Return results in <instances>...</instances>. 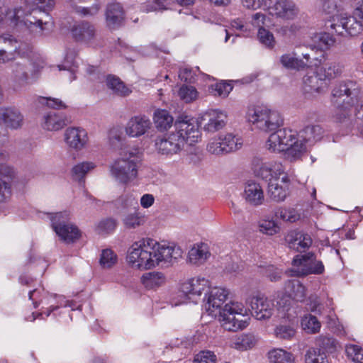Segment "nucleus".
<instances>
[{"mask_svg": "<svg viewBox=\"0 0 363 363\" xmlns=\"http://www.w3.org/2000/svg\"><path fill=\"white\" fill-rule=\"evenodd\" d=\"M229 295V291L225 288L215 287L208 294H206L203 301L204 306L209 315L216 317L225 330L228 331H237L242 330L247 325L245 320H239L235 315L245 316L247 310L242 303L230 301L223 308L222 306L225 302Z\"/></svg>", "mask_w": 363, "mask_h": 363, "instance_id": "nucleus-1", "label": "nucleus"}, {"mask_svg": "<svg viewBox=\"0 0 363 363\" xmlns=\"http://www.w3.org/2000/svg\"><path fill=\"white\" fill-rule=\"evenodd\" d=\"M297 136L291 129H279L269 136L266 147L272 152H285L287 159L296 160L306 150V145Z\"/></svg>", "mask_w": 363, "mask_h": 363, "instance_id": "nucleus-2", "label": "nucleus"}, {"mask_svg": "<svg viewBox=\"0 0 363 363\" xmlns=\"http://www.w3.org/2000/svg\"><path fill=\"white\" fill-rule=\"evenodd\" d=\"M357 96L356 84L352 81L341 82L333 88L331 101L336 105L333 115L336 122L342 123L351 116Z\"/></svg>", "mask_w": 363, "mask_h": 363, "instance_id": "nucleus-3", "label": "nucleus"}, {"mask_svg": "<svg viewBox=\"0 0 363 363\" xmlns=\"http://www.w3.org/2000/svg\"><path fill=\"white\" fill-rule=\"evenodd\" d=\"M26 9L22 18L23 24L29 32L36 37H43L49 35L53 28L50 21L43 22L42 20L31 16L33 12L46 11L52 9L55 5V0H26Z\"/></svg>", "mask_w": 363, "mask_h": 363, "instance_id": "nucleus-4", "label": "nucleus"}, {"mask_svg": "<svg viewBox=\"0 0 363 363\" xmlns=\"http://www.w3.org/2000/svg\"><path fill=\"white\" fill-rule=\"evenodd\" d=\"M140 157L135 151H125L109 166L111 175L118 182L128 184L138 176Z\"/></svg>", "mask_w": 363, "mask_h": 363, "instance_id": "nucleus-5", "label": "nucleus"}, {"mask_svg": "<svg viewBox=\"0 0 363 363\" xmlns=\"http://www.w3.org/2000/svg\"><path fill=\"white\" fill-rule=\"evenodd\" d=\"M156 241L152 239H142L135 242L128 249L127 262L133 267L139 269H150L155 267L152 256Z\"/></svg>", "mask_w": 363, "mask_h": 363, "instance_id": "nucleus-6", "label": "nucleus"}, {"mask_svg": "<svg viewBox=\"0 0 363 363\" xmlns=\"http://www.w3.org/2000/svg\"><path fill=\"white\" fill-rule=\"evenodd\" d=\"M248 121L257 128L265 132L275 130L283 124L281 114L265 106H257L250 110Z\"/></svg>", "mask_w": 363, "mask_h": 363, "instance_id": "nucleus-7", "label": "nucleus"}, {"mask_svg": "<svg viewBox=\"0 0 363 363\" xmlns=\"http://www.w3.org/2000/svg\"><path fill=\"white\" fill-rule=\"evenodd\" d=\"M267 12L274 19L290 21L298 18L300 9L294 0H271Z\"/></svg>", "mask_w": 363, "mask_h": 363, "instance_id": "nucleus-8", "label": "nucleus"}, {"mask_svg": "<svg viewBox=\"0 0 363 363\" xmlns=\"http://www.w3.org/2000/svg\"><path fill=\"white\" fill-rule=\"evenodd\" d=\"M173 132L184 145L185 144L193 145L201 138L198 125L187 116H180L175 121Z\"/></svg>", "mask_w": 363, "mask_h": 363, "instance_id": "nucleus-9", "label": "nucleus"}, {"mask_svg": "<svg viewBox=\"0 0 363 363\" xmlns=\"http://www.w3.org/2000/svg\"><path fill=\"white\" fill-rule=\"evenodd\" d=\"M69 214L67 212L56 213L50 219L52 227L57 235L65 242L71 243L78 240L81 235L77 227L66 223Z\"/></svg>", "mask_w": 363, "mask_h": 363, "instance_id": "nucleus-10", "label": "nucleus"}, {"mask_svg": "<svg viewBox=\"0 0 363 363\" xmlns=\"http://www.w3.org/2000/svg\"><path fill=\"white\" fill-rule=\"evenodd\" d=\"M227 114L218 109L208 110L199 118V124L205 132L215 133L221 130L226 123Z\"/></svg>", "mask_w": 363, "mask_h": 363, "instance_id": "nucleus-11", "label": "nucleus"}, {"mask_svg": "<svg viewBox=\"0 0 363 363\" xmlns=\"http://www.w3.org/2000/svg\"><path fill=\"white\" fill-rule=\"evenodd\" d=\"M313 254L304 255H296L293 261L292 264L296 267L294 270L296 274L298 277L306 276L308 274H322L325 271V267L321 261L312 260Z\"/></svg>", "mask_w": 363, "mask_h": 363, "instance_id": "nucleus-12", "label": "nucleus"}, {"mask_svg": "<svg viewBox=\"0 0 363 363\" xmlns=\"http://www.w3.org/2000/svg\"><path fill=\"white\" fill-rule=\"evenodd\" d=\"M155 146L158 153L166 156L178 154L184 147V145L173 131L158 136L155 140Z\"/></svg>", "mask_w": 363, "mask_h": 363, "instance_id": "nucleus-13", "label": "nucleus"}, {"mask_svg": "<svg viewBox=\"0 0 363 363\" xmlns=\"http://www.w3.org/2000/svg\"><path fill=\"white\" fill-rule=\"evenodd\" d=\"M252 169L257 177L269 181V182L279 178L284 173L282 164L277 161L267 162L257 161L253 163Z\"/></svg>", "mask_w": 363, "mask_h": 363, "instance_id": "nucleus-14", "label": "nucleus"}, {"mask_svg": "<svg viewBox=\"0 0 363 363\" xmlns=\"http://www.w3.org/2000/svg\"><path fill=\"white\" fill-rule=\"evenodd\" d=\"M335 340L325 337L321 341L320 347L310 348L305 355L306 363H329L326 352H332L335 348Z\"/></svg>", "mask_w": 363, "mask_h": 363, "instance_id": "nucleus-15", "label": "nucleus"}, {"mask_svg": "<svg viewBox=\"0 0 363 363\" xmlns=\"http://www.w3.org/2000/svg\"><path fill=\"white\" fill-rule=\"evenodd\" d=\"M150 119L145 115L131 117L126 123L125 133L131 138H139L146 134L152 128Z\"/></svg>", "mask_w": 363, "mask_h": 363, "instance_id": "nucleus-16", "label": "nucleus"}, {"mask_svg": "<svg viewBox=\"0 0 363 363\" xmlns=\"http://www.w3.org/2000/svg\"><path fill=\"white\" fill-rule=\"evenodd\" d=\"M210 288V282L203 277H194L183 282L180 291L188 298L199 297L203 291Z\"/></svg>", "mask_w": 363, "mask_h": 363, "instance_id": "nucleus-17", "label": "nucleus"}, {"mask_svg": "<svg viewBox=\"0 0 363 363\" xmlns=\"http://www.w3.org/2000/svg\"><path fill=\"white\" fill-rule=\"evenodd\" d=\"M65 141L70 148L79 151L88 143L87 132L82 128L69 127L65 132Z\"/></svg>", "mask_w": 363, "mask_h": 363, "instance_id": "nucleus-18", "label": "nucleus"}, {"mask_svg": "<svg viewBox=\"0 0 363 363\" xmlns=\"http://www.w3.org/2000/svg\"><path fill=\"white\" fill-rule=\"evenodd\" d=\"M73 38L85 44L93 45L96 39V30L93 25L89 22L82 21L74 24L71 28Z\"/></svg>", "mask_w": 363, "mask_h": 363, "instance_id": "nucleus-19", "label": "nucleus"}, {"mask_svg": "<svg viewBox=\"0 0 363 363\" xmlns=\"http://www.w3.org/2000/svg\"><path fill=\"white\" fill-rule=\"evenodd\" d=\"M252 315L259 320L269 318L274 311V305L263 296H255L250 298Z\"/></svg>", "mask_w": 363, "mask_h": 363, "instance_id": "nucleus-20", "label": "nucleus"}, {"mask_svg": "<svg viewBox=\"0 0 363 363\" xmlns=\"http://www.w3.org/2000/svg\"><path fill=\"white\" fill-rule=\"evenodd\" d=\"M153 259L155 267L160 262H171L173 259H177L182 256V251L179 247L175 245H161L156 241L154 247Z\"/></svg>", "mask_w": 363, "mask_h": 363, "instance_id": "nucleus-21", "label": "nucleus"}, {"mask_svg": "<svg viewBox=\"0 0 363 363\" xmlns=\"http://www.w3.org/2000/svg\"><path fill=\"white\" fill-rule=\"evenodd\" d=\"M290 179L287 175H284L279 180V177L269 182L268 194L271 199L277 202L284 201L289 190Z\"/></svg>", "mask_w": 363, "mask_h": 363, "instance_id": "nucleus-22", "label": "nucleus"}, {"mask_svg": "<svg viewBox=\"0 0 363 363\" xmlns=\"http://www.w3.org/2000/svg\"><path fill=\"white\" fill-rule=\"evenodd\" d=\"M286 241L289 248L298 252L306 251L312 244V239L308 234L296 230L290 232L286 237Z\"/></svg>", "mask_w": 363, "mask_h": 363, "instance_id": "nucleus-23", "label": "nucleus"}, {"mask_svg": "<svg viewBox=\"0 0 363 363\" xmlns=\"http://www.w3.org/2000/svg\"><path fill=\"white\" fill-rule=\"evenodd\" d=\"M13 176L11 167L0 164V203L6 202L11 196V181Z\"/></svg>", "mask_w": 363, "mask_h": 363, "instance_id": "nucleus-24", "label": "nucleus"}, {"mask_svg": "<svg viewBox=\"0 0 363 363\" xmlns=\"http://www.w3.org/2000/svg\"><path fill=\"white\" fill-rule=\"evenodd\" d=\"M243 197L250 205L253 206H260L264 201L262 187L259 183L253 181L246 183Z\"/></svg>", "mask_w": 363, "mask_h": 363, "instance_id": "nucleus-25", "label": "nucleus"}, {"mask_svg": "<svg viewBox=\"0 0 363 363\" xmlns=\"http://www.w3.org/2000/svg\"><path fill=\"white\" fill-rule=\"evenodd\" d=\"M0 119L6 127L17 129L22 125L23 117L15 108H1Z\"/></svg>", "mask_w": 363, "mask_h": 363, "instance_id": "nucleus-26", "label": "nucleus"}, {"mask_svg": "<svg viewBox=\"0 0 363 363\" xmlns=\"http://www.w3.org/2000/svg\"><path fill=\"white\" fill-rule=\"evenodd\" d=\"M343 71V66L339 62H332L325 64L323 66L317 67L315 73L320 78V83L326 82V80H331L340 77Z\"/></svg>", "mask_w": 363, "mask_h": 363, "instance_id": "nucleus-27", "label": "nucleus"}, {"mask_svg": "<svg viewBox=\"0 0 363 363\" xmlns=\"http://www.w3.org/2000/svg\"><path fill=\"white\" fill-rule=\"evenodd\" d=\"M106 19L110 28H116L121 25L124 19V12L120 4L113 3L108 5Z\"/></svg>", "mask_w": 363, "mask_h": 363, "instance_id": "nucleus-28", "label": "nucleus"}, {"mask_svg": "<svg viewBox=\"0 0 363 363\" xmlns=\"http://www.w3.org/2000/svg\"><path fill=\"white\" fill-rule=\"evenodd\" d=\"M208 246L205 243L195 245L188 253L189 262L199 265L203 264L210 257Z\"/></svg>", "mask_w": 363, "mask_h": 363, "instance_id": "nucleus-29", "label": "nucleus"}, {"mask_svg": "<svg viewBox=\"0 0 363 363\" xmlns=\"http://www.w3.org/2000/svg\"><path fill=\"white\" fill-rule=\"evenodd\" d=\"M66 125L65 118L63 116L55 112H49L44 116L43 128L49 131H56Z\"/></svg>", "mask_w": 363, "mask_h": 363, "instance_id": "nucleus-30", "label": "nucleus"}, {"mask_svg": "<svg viewBox=\"0 0 363 363\" xmlns=\"http://www.w3.org/2000/svg\"><path fill=\"white\" fill-rule=\"evenodd\" d=\"M279 61L281 65L288 69L300 71L307 68V62L297 57L295 52L282 55Z\"/></svg>", "mask_w": 363, "mask_h": 363, "instance_id": "nucleus-31", "label": "nucleus"}, {"mask_svg": "<svg viewBox=\"0 0 363 363\" xmlns=\"http://www.w3.org/2000/svg\"><path fill=\"white\" fill-rule=\"evenodd\" d=\"M256 343V337L253 334L247 333L233 338L230 346L235 350L244 351L252 348Z\"/></svg>", "mask_w": 363, "mask_h": 363, "instance_id": "nucleus-32", "label": "nucleus"}, {"mask_svg": "<svg viewBox=\"0 0 363 363\" xmlns=\"http://www.w3.org/2000/svg\"><path fill=\"white\" fill-rule=\"evenodd\" d=\"M323 129L320 125H309L306 126L301 132L303 142L314 143L320 140L323 135Z\"/></svg>", "mask_w": 363, "mask_h": 363, "instance_id": "nucleus-33", "label": "nucleus"}, {"mask_svg": "<svg viewBox=\"0 0 363 363\" xmlns=\"http://www.w3.org/2000/svg\"><path fill=\"white\" fill-rule=\"evenodd\" d=\"M106 82L108 88L111 89L114 94L119 96H127L132 91L118 77L115 76L108 75Z\"/></svg>", "mask_w": 363, "mask_h": 363, "instance_id": "nucleus-34", "label": "nucleus"}, {"mask_svg": "<svg viewBox=\"0 0 363 363\" xmlns=\"http://www.w3.org/2000/svg\"><path fill=\"white\" fill-rule=\"evenodd\" d=\"M153 121L157 130H165L172 125L174 118L167 111L157 109L154 113Z\"/></svg>", "mask_w": 363, "mask_h": 363, "instance_id": "nucleus-35", "label": "nucleus"}, {"mask_svg": "<svg viewBox=\"0 0 363 363\" xmlns=\"http://www.w3.org/2000/svg\"><path fill=\"white\" fill-rule=\"evenodd\" d=\"M325 26L328 31L342 35L346 32L345 16L338 15L330 17L325 22Z\"/></svg>", "mask_w": 363, "mask_h": 363, "instance_id": "nucleus-36", "label": "nucleus"}, {"mask_svg": "<svg viewBox=\"0 0 363 363\" xmlns=\"http://www.w3.org/2000/svg\"><path fill=\"white\" fill-rule=\"evenodd\" d=\"M140 281L145 288L153 289L161 286L164 282V277L161 272H147L141 277Z\"/></svg>", "mask_w": 363, "mask_h": 363, "instance_id": "nucleus-37", "label": "nucleus"}, {"mask_svg": "<svg viewBox=\"0 0 363 363\" xmlns=\"http://www.w3.org/2000/svg\"><path fill=\"white\" fill-rule=\"evenodd\" d=\"M146 222V218L144 214L135 211L133 213H130L124 216L123 223L124 226L128 229H134L140 227L145 224Z\"/></svg>", "mask_w": 363, "mask_h": 363, "instance_id": "nucleus-38", "label": "nucleus"}, {"mask_svg": "<svg viewBox=\"0 0 363 363\" xmlns=\"http://www.w3.org/2000/svg\"><path fill=\"white\" fill-rule=\"evenodd\" d=\"M271 363H295L294 355L282 349H274L269 352Z\"/></svg>", "mask_w": 363, "mask_h": 363, "instance_id": "nucleus-39", "label": "nucleus"}, {"mask_svg": "<svg viewBox=\"0 0 363 363\" xmlns=\"http://www.w3.org/2000/svg\"><path fill=\"white\" fill-rule=\"evenodd\" d=\"M118 262L117 254L111 248L101 250L99 257V264L103 269H111Z\"/></svg>", "mask_w": 363, "mask_h": 363, "instance_id": "nucleus-40", "label": "nucleus"}, {"mask_svg": "<svg viewBox=\"0 0 363 363\" xmlns=\"http://www.w3.org/2000/svg\"><path fill=\"white\" fill-rule=\"evenodd\" d=\"M225 154L235 151L241 147L242 141L234 135L228 133L219 136Z\"/></svg>", "mask_w": 363, "mask_h": 363, "instance_id": "nucleus-41", "label": "nucleus"}, {"mask_svg": "<svg viewBox=\"0 0 363 363\" xmlns=\"http://www.w3.org/2000/svg\"><path fill=\"white\" fill-rule=\"evenodd\" d=\"M259 230L261 233L273 235L278 233L280 230V227L277 223L272 218L264 217L259 220L258 223Z\"/></svg>", "mask_w": 363, "mask_h": 363, "instance_id": "nucleus-42", "label": "nucleus"}, {"mask_svg": "<svg viewBox=\"0 0 363 363\" xmlns=\"http://www.w3.org/2000/svg\"><path fill=\"white\" fill-rule=\"evenodd\" d=\"M289 296L296 301H303L306 297V288L298 281H289Z\"/></svg>", "mask_w": 363, "mask_h": 363, "instance_id": "nucleus-43", "label": "nucleus"}, {"mask_svg": "<svg viewBox=\"0 0 363 363\" xmlns=\"http://www.w3.org/2000/svg\"><path fill=\"white\" fill-rule=\"evenodd\" d=\"M302 328L308 333L315 334L320 329V323L317 318L311 314L306 315L301 319Z\"/></svg>", "mask_w": 363, "mask_h": 363, "instance_id": "nucleus-44", "label": "nucleus"}, {"mask_svg": "<svg viewBox=\"0 0 363 363\" xmlns=\"http://www.w3.org/2000/svg\"><path fill=\"white\" fill-rule=\"evenodd\" d=\"M346 33L351 36H357L363 32V24L354 18V15L345 16Z\"/></svg>", "mask_w": 363, "mask_h": 363, "instance_id": "nucleus-45", "label": "nucleus"}, {"mask_svg": "<svg viewBox=\"0 0 363 363\" xmlns=\"http://www.w3.org/2000/svg\"><path fill=\"white\" fill-rule=\"evenodd\" d=\"M303 83L306 86L309 88L310 91H314L318 93L321 92L327 86L326 82L320 83V78L315 72L314 75L305 76L303 77Z\"/></svg>", "mask_w": 363, "mask_h": 363, "instance_id": "nucleus-46", "label": "nucleus"}, {"mask_svg": "<svg viewBox=\"0 0 363 363\" xmlns=\"http://www.w3.org/2000/svg\"><path fill=\"white\" fill-rule=\"evenodd\" d=\"M96 165L91 162H84L75 165L72 170V177L75 180L81 181L86 174L94 169Z\"/></svg>", "mask_w": 363, "mask_h": 363, "instance_id": "nucleus-47", "label": "nucleus"}, {"mask_svg": "<svg viewBox=\"0 0 363 363\" xmlns=\"http://www.w3.org/2000/svg\"><path fill=\"white\" fill-rule=\"evenodd\" d=\"M178 95L182 101L186 103H190L198 98L199 92L192 86L182 85L178 91Z\"/></svg>", "mask_w": 363, "mask_h": 363, "instance_id": "nucleus-48", "label": "nucleus"}, {"mask_svg": "<svg viewBox=\"0 0 363 363\" xmlns=\"http://www.w3.org/2000/svg\"><path fill=\"white\" fill-rule=\"evenodd\" d=\"M301 30V26L297 23H291L277 27L275 32L279 36H295Z\"/></svg>", "mask_w": 363, "mask_h": 363, "instance_id": "nucleus-49", "label": "nucleus"}, {"mask_svg": "<svg viewBox=\"0 0 363 363\" xmlns=\"http://www.w3.org/2000/svg\"><path fill=\"white\" fill-rule=\"evenodd\" d=\"M347 357L354 363H363V348L356 345H348L345 347Z\"/></svg>", "mask_w": 363, "mask_h": 363, "instance_id": "nucleus-50", "label": "nucleus"}, {"mask_svg": "<svg viewBox=\"0 0 363 363\" xmlns=\"http://www.w3.org/2000/svg\"><path fill=\"white\" fill-rule=\"evenodd\" d=\"M233 90V86L227 82H221L211 85L210 91L214 96L225 98Z\"/></svg>", "mask_w": 363, "mask_h": 363, "instance_id": "nucleus-51", "label": "nucleus"}, {"mask_svg": "<svg viewBox=\"0 0 363 363\" xmlns=\"http://www.w3.org/2000/svg\"><path fill=\"white\" fill-rule=\"evenodd\" d=\"M341 6L339 4V0H322V11L331 17L338 16L341 11Z\"/></svg>", "mask_w": 363, "mask_h": 363, "instance_id": "nucleus-52", "label": "nucleus"}, {"mask_svg": "<svg viewBox=\"0 0 363 363\" xmlns=\"http://www.w3.org/2000/svg\"><path fill=\"white\" fill-rule=\"evenodd\" d=\"M257 38L262 44L268 48H272L275 45L274 35L264 28H260L258 30Z\"/></svg>", "mask_w": 363, "mask_h": 363, "instance_id": "nucleus-53", "label": "nucleus"}, {"mask_svg": "<svg viewBox=\"0 0 363 363\" xmlns=\"http://www.w3.org/2000/svg\"><path fill=\"white\" fill-rule=\"evenodd\" d=\"M116 227V221L113 218L101 220L96 226V230L100 234H108L112 233Z\"/></svg>", "mask_w": 363, "mask_h": 363, "instance_id": "nucleus-54", "label": "nucleus"}, {"mask_svg": "<svg viewBox=\"0 0 363 363\" xmlns=\"http://www.w3.org/2000/svg\"><path fill=\"white\" fill-rule=\"evenodd\" d=\"M57 298L58 300L57 302V305H50V306L45 311H43V313H37L36 315L35 313H33V319L31 320H34L36 318H41L43 314H45L46 317H48L51 314V313L58 310L60 308L66 307L67 306V301L65 300V298L63 296H60Z\"/></svg>", "mask_w": 363, "mask_h": 363, "instance_id": "nucleus-55", "label": "nucleus"}, {"mask_svg": "<svg viewBox=\"0 0 363 363\" xmlns=\"http://www.w3.org/2000/svg\"><path fill=\"white\" fill-rule=\"evenodd\" d=\"M271 0H242V5L247 9L257 10L263 9L267 11V8Z\"/></svg>", "mask_w": 363, "mask_h": 363, "instance_id": "nucleus-56", "label": "nucleus"}, {"mask_svg": "<svg viewBox=\"0 0 363 363\" xmlns=\"http://www.w3.org/2000/svg\"><path fill=\"white\" fill-rule=\"evenodd\" d=\"M222 145V141L220 138H215L209 140L206 146V150L212 155H224V150Z\"/></svg>", "mask_w": 363, "mask_h": 363, "instance_id": "nucleus-57", "label": "nucleus"}, {"mask_svg": "<svg viewBox=\"0 0 363 363\" xmlns=\"http://www.w3.org/2000/svg\"><path fill=\"white\" fill-rule=\"evenodd\" d=\"M274 333L278 338L289 340L295 335L296 331L290 325H279L276 328Z\"/></svg>", "mask_w": 363, "mask_h": 363, "instance_id": "nucleus-58", "label": "nucleus"}, {"mask_svg": "<svg viewBox=\"0 0 363 363\" xmlns=\"http://www.w3.org/2000/svg\"><path fill=\"white\" fill-rule=\"evenodd\" d=\"M194 363H216V356L209 350L201 351L195 356Z\"/></svg>", "mask_w": 363, "mask_h": 363, "instance_id": "nucleus-59", "label": "nucleus"}, {"mask_svg": "<svg viewBox=\"0 0 363 363\" xmlns=\"http://www.w3.org/2000/svg\"><path fill=\"white\" fill-rule=\"evenodd\" d=\"M275 215L283 220L289 222H295L299 218V216L296 213L294 210L280 208L276 212Z\"/></svg>", "mask_w": 363, "mask_h": 363, "instance_id": "nucleus-60", "label": "nucleus"}, {"mask_svg": "<svg viewBox=\"0 0 363 363\" xmlns=\"http://www.w3.org/2000/svg\"><path fill=\"white\" fill-rule=\"evenodd\" d=\"M100 6L98 3L94 4L91 7L75 6L74 11L81 16H94L99 11Z\"/></svg>", "mask_w": 363, "mask_h": 363, "instance_id": "nucleus-61", "label": "nucleus"}, {"mask_svg": "<svg viewBox=\"0 0 363 363\" xmlns=\"http://www.w3.org/2000/svg\"><path fill=\"white\" fill-rule=\"evenodd\" d=\"M179 77L185 82H192L196 79V72L191 68H181L179 72Z\"/></svg>", "mask_w": 363, "mask_h": 363, "instance_id": "nucleus-62", "label": "nucleus"}, {"mask_svg": "<svg viewBox=\"0 0 363 363\" xmlns=\"http://www.w3.org/2000/svg\"><path fill=\"white\" fill-rule=\"evenodd\" d=\"M267 18L265 13L257 12L252 16L250 23L252 26L257 28L259 30L260 28H264Z\"/></svg>", "mask_w": 363, "mask_h": 363, "instance_id": "nucleus-63", "label": "nucleus"}, {"mask_svg": "<svg viewBox=\"0 0 363 363\" xmlns=\"http://www.w3.org/2000/svg\"><path fill=\"white\" fill-rule=\"evenodd\" d=\"M43 99L46 101V105L51 108L64 109L67 108L66 104L60 99L48 97L43 98Z\"/></svg>", "mask_w": 363, "mask_h": 363, "instance_id": "nucleus-64", "label": "nucleus"}]
</instances>
